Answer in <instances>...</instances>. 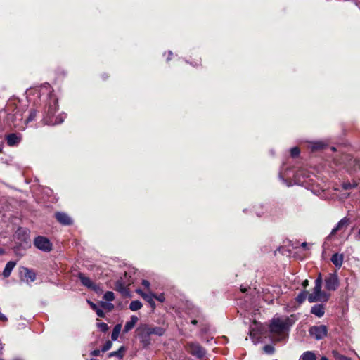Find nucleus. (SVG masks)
<instances>
[{
    "mask_svg": "<svg viewBox=\"0 0 360 360\" xmlns=\"http://www.w3.org/2000/svg\"><path fill=\"white\" fill-rule=\"evenodd\" d=\"M321 360H328V358H326V356H322L321 358Z\"/></svg>",
    "mask_w": 360,
    "mask_h": 360,
    "instance_id": "obj_49",
    "label": "nucleus"
},
{
    "mask_svg": "<svg viewBox=\"0 0 360 360\" xmlns=\"http://www.w3.org/2000/svg\"><path fill=\"white\" fill-rule=\"evenodd\" d=\"M124 350V347H121L117 351H115V352H110L108 356L110 357H112V356H117L119 357L120 359L122 358L123 356V351Z\"/></svg>",
    "mask_w": 360,
    "mask_h": 360,
    "instance_id": "obj_25",
    "label": "nucleus"
},
{
    "mask_svg": "<svg viewBox=\"0 0 360 360\" xmlns=\"http://www.w3.org/2000/svg\"><path fill=\"white\" fill-rule=\"evenodd\" d=\"M331 149H332L333 150H335V148L334 147H332V148H331Z\"/></svg>",
    "mask_w": 360,
    "mask_h": 360,
    "instance_id": "obj_52",
    "label": "nucleus"
},
{
    "mask_svg": "<svg viewBox=\"0 0 360 360\" xmlns=\"http://www.w3.org/2000/svg\"><path fill=\"white\" fill-rule=\"evenodd\" d=\"M138 320H139V319L137 316H136L134 315L131 316L130 318V320L125 323L124 329H123V332L124 333H127L129 330H131L134 327V326L136 324V323L138 322Z\"/></svg>",
    "mask_w": 360,
    "mask_h": 360,
    "instance_id": "obj_15",
    "label": "nucleus"
},
{
    "mask_svg": "<svg viewBox=\"0 0 360 360\" xmlns=\"http://www.w3.org/2000/svg\"><path fill=\"white\" fill-rule=\"evenodd\" d=\"M34 246L39 250L48 252L52 249L50 240L44 236H37L34 240Z\"/></svg>",
    "mask_w": 360,
    "mask_h": 360,
    "instance_id": "obj_6",
    "label": "nucleus"
},
{
    "mask_svg": "<svg viewBox=\"0 0 360 360\" xmlns=\"http://www.w3.org/2000/svg\"><path fill=\"white\" fill-rule=\"evenodd\" d=\"M332 355L336 360H340L342 357L343 355L340 354L338 351L333 350Z\"/></svg>",
    "mask_w": 360,
    "mask_h": 360,
    "instance_id": "obj_35",
    "label": "nucleus"
},
{
    "mask_svg": "<svg viewBox=\"0 0 360 360\" xmlns=\"http://www.w3.org/2000/svg\"><path fill=\"white\" fill-rule=\"evenodd\" d=\"M101 306L103 308L108 309V311H111L114 308V305L112 303H108L106 302H101Z\"/></svg>",
    "mask_w": 360,
    "mask_h": 360,
    "instance_id": "obj_30",
    "label": "nucleus"
},
{
    "mask_svg": "<svg viewBox=\"0 0 360 360\" xmlns=\"http://www.w3.org/2000/svg\"><path fill=\"white\" fill-rule=\"evenodd\" d=\"M2 349H3V345H2L1 342H0V352H1Z\"/></svg>",
    "mask_w": 360,
    "mask_h": 360,
    "instance_id": "obj_48",
    "label": "nucleus"
},
{
    "mask_svg": "<svg viewBox=\"0 0 360 360\" xmlns=\"http://www.w3.org/2000/svg\"><path fill=\"white\" fill-rule=\"evenodd\" d=\"M56 218L58 220V221L63 225L68 226L72 224V220L71 219V218L69 217L68 214H67L65 212H56Z\"/></svg>",
    "mask_w": 360,
    "mask_h": 360,
    "instance_id": "obj_12",
    "label": "nucleus"
},
{
    "mask_svg": "<svg viewBox=\"0 0 360 360\" xmlns=\"http://www.w3.org/2000/svg\"><path fill=\"white\" fill-rule=\"evenodd\" d=\"M301 359L302 360H316V356L314 352L307 351L302 354Z\"/></svg>",
    "mask_w": 360,
    "mask_h": 360,
    "instance_id": "obj_22",
    "label": "nucleus"
},
{
    "mask_svg": "<svg viewBox=\"0 0 360 360\" xmlns=\"http://www.w3.org/2000/svg\"><path fill=\"white\" fill-rule=\"evenodd\" d=\"M23 271L24 277L27 282H33L36 279V274L32 270L27 268H23Z\"/></svg>",
    "mask_w": 360,
    "mask_h": 360,
    "instance_id": "obj_19",
    "label": "nucleus"
},
{
    "mask_svg": "<svg viewBox=\"0 0 360 360\" xmlns=\"http://www.w3.org/2000/svg\"><path fill=\"white\" fill-rule=\"evenodd\" d=\"M349 219L347 217H344L342 219L339 221V222L337 224L336 226L334 227L330 233V235L335 234L338 231L340 230L345 226H347L349 224Z\"/></svg>",
    "mask_w": 360,
    "mask_h": 360,
    "instance_id": "obj_17",
    "label": "nucleus"
},
{
    "mask_svg": "<svg viewBox=\"0 0 360 360\" xmlns=\"http://www.w3.org/2000/svg\"><path fill=\"white\" fill-rule=\"evenodd\" d=\"M308 294L307 291H302L296 297V300L300 304L302 303L307 298V295Z\"/></svg>",
    "mask_w": 360,
    "mask_h": 360,
    "instance_id": "obj_27",
    "label": "nucleus"
},
{
    "mask_svg": "<svg viewBox=\"0 0 360 360\" xmlns=\"http://www.w3.org/2000/svg\"><path fill=\"white\" fill-rule=\"evenodd\" d=\"M311 313L319 318L322 317L325 314L323 305L321 304L314 305L311 309Z\"/></svg>",
    "mask_w": 360,
    "mask_h": 360,
    "instance_id": "obj_14",
    "label": "nucleus"
},
{
    "mask_svg": "<svg viewBox=\"0 0 360 360\" xmlns=\"http://www.w3.org/2000/svg\"><path fill=\"white\" fill-rule=\"evenodd\" d=\"M79 278L82 285L86 286V288L92 289L96 292L101 290L99 286L94 284L89 277L85 276L84 274H79Z\"/></svg>",
    "mask_w": 360,
    "mask_h": 360,
    "instance_id": "obj_10",
    "label": "nucleus"
},
{
    "mask_svg": "<svg viewBox=\"0 0 360 360\" xmlns=\"http://www.w3.org/2000/svg\"><path fill=\"white\" fill-rule=\"evenodd\" d=\"M357 186V183L356 181H354L352 183L350 182H345L342 184V187L345 190H349L354 188Z\"/></svg>",
    "mask_w": 360,
    "mask_h": 360,
    "instance_id": "obj_26",
    "label": "nucleus"
},
{
    "mask_svg": "<svg viewBox=\"0 0 360 360\" xmlns=\"http://www.w3.org/2000/svg\"><path fill=\"white\" fill-rule=\"evenodd\" d=\"M58 110V101L55 98H51L48 106V109L45 111L43 122L47 125H55L60 124L63 122L65 115L59 114L56 117L54 116L55 112Z\"/></svg>",
    "mask_w": 360,
    "mask_h": 360,
    "instance_id": "obj_2",
    "label": "nucleus"
},
{
    "mask_svg": "<svg viewBox=\"0 0 360 360\" xmlns=\"http://www.w3.org/2000/svg\"><path fill=\"white\" fill-rule=\"evenodd\" d=\"M241 291L245 292L247 291V288H241Z\"/></svg>",
    "mask_w": 360,
    "mask_h": 360,
    "instance_id": "obj_50",
    "label": "nucleus"
},
{
    "mask_svg": "<svg viewBox=\"0 0 360 360\" xmlns=\"http://www.w3.org/2000/svg\"><path fill=\"white\" fill-rule=\"evenodd\" d=\"M138 336L141 342L144 347L148 346L150 344V336L151 335L149 330V326L142 324L137 328Z\"/></svg>",
    "mask_w": 360,
    "mask_h": 360,
    "instance_id": "obj_5",
    "label": "nucleus"
},
{
    "mask_svg": "<svg viewBox=\"0 0 360 360\" xmlns=\"http://www.w3.org/2000/svg\"><path fill=\"white\" fill-rule=\"evenodd\" d=\"M169 57L167 58V60H169L171 59V56L172 55V51H169Z\"/></svg>",
    "mask_w": 360,
    "mask_h": 360,
    "instance_id": "obj_45",
    "label": "nucleus"
},
{
    "mask_svg": "<svg viewBox=\"0 0 360 360\" xmlns=\"http://www.w3.org/2000/svg\"><path fill=\"white\" fill-rule=\"evenodd\" d=\"M149 330H150V332L151 335H157L158 336H162L164 335L165 333V329L162 327H154V328H152V327H150L149 326Z\"/></svg>",
    "mask_w": 360,
    "mask_h": 360,
    "instance_id": "obj_20",
    "label": "nucleus"
},
{
    "mask_svg": "<svg viewBox=\"0 0 360 360\" xmlns=\"http://www.w3.org/2000/svg\"><path fill=\"white\" fill-rule=\"evenodd\" d=\"M103 298L105 301L110 302L114 300L115 299V295L112 291H107L104 295Z\"/></svg>",
    "mask_w": 360,
    "mask_h": 360,
    "instance_id": "obj_28",
    "label": "nucleus"
},
{
    "mask_svg": "<svg viewBox=\"0 0 360 360\" xmlns=\"http://www.w3.org/2000/svg\"><path fill=\"white\" fill-rule=\"evenodd\" d=\"M90 360H96L95 359H91Z\"/></svg>",
    "mask_w": 360,
    "mask_h": 360,
    "instance_id": "obj_53",
    "label": "nucleus"
},
{
    "mask_svg": "<svg viewBox=\"0 0 360 360\" xmlns=\"http://www.w3.org/2000/svg\"><path fill=\"white\" fill-rule=\"evenodd\" d=\"M323 147V144L321 142L314 143L312 145L313 150L321 149Z\"/></svg>",
    "mask_w": 360,
    "mask_h": 360,
    "instance_id": "obj_36",
    "label": "nucleus"
},
{
    "mask_svg": "<svg viewBox=\"0 0 360 360\" xmlns=\"http://www.w3.org/2000/svg\"><path fill=\"white\" fill-rule=\"evenodd\" d=\"M344 256L342 254L335 253L331 257V262L337 267L340 268L342 265Z\"/></svg>",
    "mask_w": 360,
    "mask_h": 360,
    "instance_id": "obj_16",
    "label": "nucleus"
},
{
    "mask_svg": "<svg viewBox=\"0 0 360 360\" xmlns=\"http://www.w3.org/2000/svg\"><path fill=\"white\" fill-rule=\"evenodd\" d=\"M327 327L324 325L314 326L309 329V334L316 340H321L327 335Z\"/></svg>",
    "mask_w": 360,
    "mask_h": 360,
    "instance_id": "obj_8",
    "label": "nucleus"
},
{
    "mask_svg": "<svg viewBox=\"0 0 360 360\" xmlns=\"http://www.w3.org/2000/svg\"><path fill=\"white\" fill-rule=\"evenodd\" d=\"M36 116H37L36 110H32L30 112L28 117L25 120V123H28V122H30L34 120Z\"/></svg>",
    "mask_w": 360,
    "mask_h": 360,
    "instance_id": "obj_29",
    "label": "nucleus"
},
{
    "mask_svg": "<svg viewBox=\"0 0 360 360\" xmlns=\"http://www.w3.org/2000/svg\"><path fill=\"white\" fill-rule=\"evenodd\" d=\"M340 360H351V359L343 355L341 359Z\"/></svg>",
    "mask_w": 360,
    "mask_h": 360,
    "instance_id": "obj_44",
    "label": "nucleus"
},
{
    "mask_svg": "<svg viewBox=\"0 0 360 360\" xmlns=\"http://www.w3.org/2000/svg\"><path fill=\"white\" fill-rule=\"evenodd\" d=\"M137 293H139L147 302L150 304L151 307L154 309L155 307V303L154 302L155 294L151 292H144L142 290L138 289L136 290Z\"/></svg>",
    "mask_w": 360,
    "mask_h": 360,
    "instance_id": "obj_11",
    "label": "nucleus"
},
{
    "mask_svg": "<svg viewBox=\"0 0 360 360\" xmlns=\"http://www.w3.org/2000/svg\"><path fill=\"white\" fill-rule=\"evenodd\" d=\"M198 323V321L195 320V319H193L191 321V323L193 324V325H196Z\"/></svg>",
    "mask_w": 360,
    "mask_h": 360,
    "instance_id": "obj_46",
    "label": "nucleus"
},
{
    "mask_svg": "<svg viewBox=\"0 0 360 360\" xmlns=\"http://www.w3.org/2000/svg\"><path fill=\"white\" fill-rule=\"evenodd\" d=\"M325 286L328 290L335 291L339 286V279L336 273L329 274L325 278Z\"/></svg>",
    "mask_w": 360,
    "mask_h": 360,
    "instance_id": "obj_7",
    "label": "nucleus"
},
{
    "mask_svg": "<svg viewBox=\"0 0 360 360\" xmlns=\"http://www.w3.org/2000/svg\"><path fill=\"white\" fill-rule=\"evenodd\" d=\"M355 239L357 240V241H360V229L357 233V234L355 236Z\"/></svg>",
    "mask_w": 360,
    "mask_h": 360,
    "instance_id": "obj_43",
    "label": "nucleus"
},
{
    "mask_svg": "<svg viewBox=\"0 0 360 360\" xmlns=\"http://www.w3.org/2000/svg\"><path fill=\"white\" fill-rule=\"evenodd\" d=\"M307 245V243H303L302 244V247H306Z\"/></svg>",
    "mask_w": 360,
    "mask_h": 360,
    "instance_id": "obj_51",
    "label": "nucleus"
},
{
    "mask_svg": "<svg viewBox=\"0 0 360 360\" xmlns=\"http://www.w3.org/2000/svg\"><path fill=\"white\" fill-rule=\"evenodd\" d=\"M112 342H110V340L107 341L105 343V345L103 346L101 351L103 352H105L108 351L112 347Z\"/></svg>",
    "mask_w": 360,
    "mask_h": 360,
    "instance_id": "obj_31",
    "label": "nucleus"
},
{
    "mask_svg": "<svg viewBox=\"0 0 360 360\" xmlns=\"http://www.w3.org/2000/svg\"><path fill=\"white\" fill-rule=\"evenodd\" d=\"M142 307V303L139 300H134L129 304L130 310L135 311Z\"/></svg>",
    "mask_w": 360,
    "mask_h": 360,
    "instance_id": "obj_23",
    "label": "nucleus"
},
{
    "mask_svg": "<svg viewBox=\"0 0 360 360\" xmlns=\"http://www.w3.org/2000/svg\"><path fill=\"white\" fill-rule=\"evenodd\" d=\"M323 278L321 274H319L315 280V285L311 293L309 294L307 299L310 303L327 302L330 298V294L321 290Z\"/></svg>",
    "mask_w": 360,
    "mask_h": 360,
    "instance_id": "obj_3",
    "label": "nucleus"
},
{
    "mask_svg": "<svg viewBox=\"0 0 360 360\" xmlns=\"http://www.w3.org/2000/svg\"><path fill=\"white\" fill-rule=\"evenodd\" d=\"M15 360H20V359H15Z\"/></svg>",
    "mask_w": 360,
    "mask_h": 360,
    "instance_id": "obj_54",
    "label": "nucleus"
},
{
    "mask_svg": "<svg viewBox=\"0 0 360 360\" xmlns=\"http://www.w3.org/2000/svg\"><path fill=\"white\" fill-rule=\"evenodd\" d=\"M300 154V149L297 147H294L290 150V155L292 157H297Z\"/></svg>",
    "mask_w": 360,
    "mask_h": 360,
    "instance_id": "obj_34",
    "label": "nucleus"
},
{
    "mask_svg": "<svg viewBox=\"0 0 360 360\" xmlns=\"http://www.w3.org/2000/svg\"><path fill=\"white\" fill-rule=\"evenodd\" d=\"M263 349L266 354H272L274 352V347L269 345H265Z\"/></svg>",
    "mask_w": 360,
    "mask_h": 360,
    "instance_id": "obj_32",
    "label": "nucleus"
},
{
    "mask_svg": "<svg viewBox=\"0 0 360 360\" xmlns=\"http://www.w3.org/2000/svg\"><path fill=\"white\" fill-rule=\"evenodd\" d=\"M185 348L189 354L198 359H202L205 355V349L198 342H187Z\"/></svg>",
    "mask_w": 360,
    "mask_h": 360,
    "instance_id": "obj_4",
    "label": "nucleus"
},
{
    "mask_svg": "<svg viewBox=\"0 0 360 360\" xmlns=\"http://www.w3.org/2000/svg\"><path fill=\"white\" fill-rule=\"evenodd\" d=\"M309 285V281L307 279L303 281L302 286L305 288Z\"/></svg>",
    "mask_w": 360,
    "mask_h": 360,
    "instance_id": "obj_42",
    "label": "nucleus"
},
{
    "mask_svg": "<svg viewBox=\"0 0 360 360\" xmlns=\"http://www.w3.org/2000/svg\"><path fill=\"white\" fill-rule=\"evenodd\" d=\"M142 285H143L146 288H147V289H149L150 285V282H149V281H148L147 280H143V281H142Z\"/></svg>",
    "mask_w": 360,
    "mask_h": 360,
    "instance_id": "obj_39",
    "label": "nucleus"
},
{
    "mask_svg": "<svg viewBox=\"0 0 360 360\" xmlns=\"http://www.w3.org/2000/svg\"><path fill=\"white\" fill-rule=\"evenodd\" d=\"M88 303L89 304V305L91 307V308L93 309H94L96 312V314L99 316V317H103L105 316V314L103 312V311L101 309H99L96 304H94V302H91V301H88Z\"/></svg>",
    "mask_w": 360,
    "mask_h": 360,
    "instance_id": "obj_24",
    "label": "nucleus"
},
{
    "mask_svg": "<svg viewBox=\"0 0 360 360\" xmlns=\"http://www.w3.org/2000/svg\"><path fill=\"white\" fill-rule=\"evenodd\" d=\"M4 253V250L2 248H0V255H2Z\"/></svg>",
    "mask_w": 360,
    "mask_h": 360,
    "instance_id": "obj_47",
    "label": "nucleus"
},
{
    "mask_svg": "<svg viewBox=\"0 0 360 360\" xmlns=\"http://www.w3.org/2000/svg\"><path fill=\"white\" fill-rule=\"evenodd\" d=\"M22 136L20 134L14 133L8 134L6 138L8 145L10 146L18 145L20 142Z\"/></svg>",
    "mask_w": 360,
    "mask_h": 360,
    "instance_id": "obj_13",
    "label": "nucleus"
},
{
    "mask_svg": "<svg viewBox=\"0 0 360 360\" xmlns=\"http://www.w3.org/2000/svg\"><path fill=\"white\" fill-rule=\"evenodd\" d=\"M116 288L117 290L120 291L121 292H123L124 289V287L119 282L116 284Z\"/></svg>",
    "mask_w": 360,
    "mask_h": 360,
    "instance_id": "obj_37",
    "label": "nucleus"
},
{
    "mask_svg": "<svg viewBox=\"0 0 360 360\" xmlns=\"http://www.w3.org/2000/svg\"><path fill=\"white\" fill-rule=\"evenodd\" d=\"M101 351L99 349H94L91 352V354L94 356H98L100 355Z\"/></svg>",
    "mask_w": 360,
    "mask_h": 360,
    "instance_id": "obj_40",
    "label": "nucleus"
},
{
    "mask_svg": "<svg viewBox=\"0 0 360 360\" xmlns=\"http://www.w3.org/2000/svg\"><path fill=\"white\" fill-rule=\"evenodd\" d=\"M16 265V262L14 261H10L6 264V266L3 271V276L5 278H8L10 276L11 271L14 269V267Z\"/></svg>",
    "mask_w": 360,
    "mask_h": 360,
    "instance_id": "obj_18",
    "label": "nucleus"
},
{
    "mask_svg": "<svg viewBox=\"0 0 360 360\" xmlns=\"http://www.w3.org/2000/svg\"><path fill=\"white\" fill-rule=\"evenodd\" d=\"M295 321V315H290V316H274L269 325L272 339L277 342L285 340Z\"/></svg>",
    "mask_w": 360,
    "mask_h": 360,
    "instance_id": "obj_1",
    "label": "nucleus"
},
{
    "mask_svg": "<svg viewBox=\"0 0 360 360\" xmlns=\"http://www.w3.org/2000/svg\"><path fill=\"white\" fill-rule=\"evenodd\" d=\"M155 299H156L157 300L161 302H163L165 301V296H164V294H160L159 295H155Z\"/></svg>",
    "mask_w": 360,
    "mask_h": 360,
    "instance_id": "obj_38",
    "label": "nucleus"
},
{
    "mask_svg": "<svg viewBox=\"0 0 360 360\" xmlns=\"http://www.w3.org/2000/svg\"><path fill=\"white\" fill-rule=\"evenodd\" d=\"M259 328V323L256 321L250 327V337L255 345L261 341V331Z\"/></svg>",
    "mask_w": 360,
    "mask_h": 360,
    "instance_id": "obj_9",
    "label": "nucleus"
},
{
    "mask_svg": "<svg viewBox=\"0 0 360 360\" xmlns=\"http://www.w3.org/2000/svg\"><path fill=\"white\" fill-rule=\"evenodd\" d=\"M121 329H122V325L121 324H117L114 327L112 333L111 334V339L113 341H115V340H117L119 334H120V333L121 331Z\"/></svg>",
    "mask_w": 360,
    "mask_h": 360,
    "instance_id": "obj_21",
    "label": "nucleus"
},
{
    "mask_svg": "<svg viewBox=\"0 0 360 360\" xmlns=\"http://www.w3.org/2000/svg\"><path fill=\"white\" fill-rule=\"evenodd\" d=\"M98 327L99 329L105 332L108 330V326L105 323L101 322L98 323Z\"/></svg>",
    "mask_w": 360,
    "mask_h": 360,
    "instance_id": "obj_33",
    "label": "nucleus"
},
{
    "mask_svg": "<svg viewBox=\"0 0 360 360\" xmlns=\"http://www.w3.org/2000/svg\"><path fill=\"white\" fill-rule=\"evenodd\" d=\"M0 320L2 321H7L6 316L4 314H3L1 311H0Z\"/></svg>",
    "mask_w": 360,
    "mask_h": 360,
    "instance_id": "obj_41",
    "label": "nucleus"
}]
</instances>
